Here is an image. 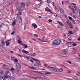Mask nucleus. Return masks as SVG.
Returning a JSON list of instances; mask_svg holds the SVG:
<instances>
[{
  "mask_svg": "<svg viewBox=\"0 0 80 80\" xmlns=\"http://www.w3.org/2000/svg\"><path fill=\"white\" fill-rule=\"evenodd\" d=\"M32 78H35V79H37V77H32Z\"/></svg>",
  "mask_w": 80,
  "mask_h": 80,
  "instance_id": "obj_53",
  "label": "nucleus"
},
{
  "mask_svg": "<svg viewBox=\"0 0 80 80\" xmlns=\"http://www.w3.org/2000/svg\"><path fill=\"white\" fill-rule=\"evenodd\" d=\"M17 73L18 74L20 75V74H21V71L20 70H18L17 72Z\"/></svg>",
  "mask_w": 80,
  "mask_h": 80,
  "instance_id": "obj_28",
  "label": "nucleus"
},
{
  "mask_svg": "<svg viewBox=\"0 0 80 80\" xmlns=\"http://www.w3.org/2000/svg\"><path fill=\"white\" fill-rule=\"evenodd\" d=\"M2 67L4 68H5V69L9 68V66H8L6 64H4L3 65Z\"/></svg>",
  "mask_w": 80,
  "mask_h": 80,
  "instance_id": "obj_5",
  "label": "nucleus"
},
{
  "mask_svg": "<svg viewBox=\"0 0 80 80\" xmlns=\"http://www.w3.org/2000/svg\"><path fill=\"white\" fill-rule=\"evenodd\" d=\"M23 8H21V9H19V12H22V10H23Z\"/></svg>",
  "mask_w": 80,
  "mask_h": 80,
  "instance_id": "obj_36",
  "label": "nucleus"
},
{
  "mask_svg": "<svg viewBox=\"0 0 80 80\" xmlns=\"http://www.w3.org/2000/svg\"><path fill=\"white\" fill-rule=\"evenodd\" d=\"M67 62H68V63H70V64H72V62L70 61H68Z\"/></svg>",
  "mask_w": 80,
  "mask_h": 80,
  "instance_id": "obj_49",
  "label": "nucleus"
},
{
  "mask_svg": "<svg viewBox=\"0 0 80 80\" xmlns=\"http://www.w3.org/2000/svg\"><path fill=\"white\" fill-rule=\"evenodd\" d=\"M38 66H36L35 67V68H38Z\"/></svg>",
  "mask_w": 80,
  "mask_h": 80,
  "instance_id": "obj_61",
  "label": "nucleus"
},
{
  "mask_svg": "<svg viewBox=\"0 0 80 80\" xmlns=\"http://www.w3.org/2000/svg\"><path fill=\"white\" fill-rule=\"evenodd\" d=\"M5 43L4 42V41H3V40L1 41L0 42V45L1 47H2L3 45H5Z\"/></svg>",
  "mask_w": 80,
  "mask_h": 80,
  "instance_id": "obj_4",
  "label": "nucleus"
},
{
  "mask_svg": "<svg viewBox=\"0 0 80 80\" xmlns=\"http://www.w3.org/2000/svg\"><path fill=\"white\" fill-rule=\"evenodd\" d=\"M78 41H80V37H78Z\"/></svg>",
  "mask_w": 80,
  "mask_h": 80,
  "instance_id": "obj_64",
  "label": "nucleus"
},
{
  "mask_svg": "<svg viewBox=\"0 0 80 80\" xmlns=\"http://www.w3.org/2000/svg\"><path fill=\"white\" fill-rule=\"evenodd\" d=\"M72 50H73V51H74V52H77V49L75 48H73Z\"/></svg>",
  "mask_w": 80,
  "mask_h": 80,
  "instance_id": "obj_41",
  "label": "nucleus"
},
{
  "mask_svg": "<svg viewBox=\"0 0 80 80\" xmlns=\"http://www.w3.org/2000/svg\"><path fill=\"white\" fill-rule=\"evenodd\" d=\"M45 74H48V75H51L52 73L50 72H45Z\"/></svg>",
  "mask_w": 80,
  "mask_h": 80,
  "instance_id": "obj_19",
  "label": "nucleus"
},
{
  "mask_svg": "<svg viewBox=\"0 0 80 80\" xmlns=\"http://www.w3.org/2000/svg\"><path fill=\"white\" fill-rule=\"evenodd\" d=\"M54 8H55V10L56 11V12H59V10H58V8H57L56 6H55L54 7Z\"/></svg>",
  "mask_w": 80,
  "mask_h": 80,
  "instance_id": "obj_13",
  "label": "nucleus"
},
{
  "mask_svg": "<svg viewBox=\"0 0 80 80\" xmlns=\"http://www.w3.org/2000/svg\"><path fill=\"white\" fill-rule=\"evenodd\" d=\"M48 21L49 22H52V20L51 19H49Z\"/></svg>",
  "mask_w": 80,
  "mask_h": 80,
  "instance_id": "obj_52",
  "label": "nucleus"
},
{
  "mask_svg": "<svg viewBox=\"0 0 80 80\" xmlns=\"http://www.w3.org/2000/svg\"><path fill=\"white\" fill-rule=\"evenodd\" d=\"M6 62L7 63H8V64H10V62L8 61H7V60H6Z\"/></svg>",
  "mask_w": 80,
  "mask_h": 80,
  "instance_id": "obj_35",
  "label": "nucleus"
},
{
  "mask_svg": "<svg viewBox=\"0 0 80 80\" xmlns=\"http://www.w3.org/2000/svg\"><path fill=\"white\" fill-rule=\"evenodd\" d=\"M19 22L20 23H22V19L21 17H20V18L19 19Z\"/></svg>",
  "mask_w": 80,
  "mask_h": 80,
  "instance_id": "obj_15",
  "label": "nucleus"
},
{
  "mask_svg": "<svg viewBox=\"0 0 80 80\" xmlns=\"http://www.w3.org/2000/svg\"><path fill=\"white\" fill-rule=\"evenodd\" d=\"M45 11H47L48 12H51V10L48 7H47L45 9Z\"/></svg>",
  "mask_w": 80,
  "mask_h": 80,
  "instance_id": "obj_9",
  "label": "nucleus"
},
{
  "mask_svg": "<svg viewBox=\"0 0 80 80\" xmlns=\"http://www.w3.org/2000/svg\"><path fill=\"white\" fill-rule=\"evenodd\" d=\"M32 26L34 27V28H37V25L35 23H32Z\"/></svg>",
  "mask_w": 80,
  "mask_h": 80,
  "instance_id": "obj_17",
  "label": "nucleus"
},
{
  "mask_svg": "<svg viewBox=\"0 0 80 80\" xmlns=\"http://www.w3.org/2000/svg\"><path fill=\"white\" fill-rule=\"evenodd\" d=\"M55 68H52V67L51 68V70H52V71H55Z\"/></svg>",
  "mask_w": 80,
  "mask_h": 80,
  "instance_id": "obj_33",
  "label": "nucleus"
},
{
  "mask_svg": "<svg viewBox=\"0 0 80 80\" xmlns=\"http://www.w3.org/2000/svg\"><path fill=\"white\" fill-rule=\"evenodd\" d=\"M18 40H21V37H18Z\"/></svg>",
  "mask_w": 80,
  "mask_h": 80,
  "instance_id": "obj_60",
  "label": "nucleus"
},
{
  "mask_svg": "<svg viewBox=\"0 0 80 80\" xmlns=\"http://www.w3.org/2000/svg\"><path fill=\"white\" fill-rule=\"evenodd\" d=\"M74 78L75 79V80H78V78H77V77H75Z\"/></svg>",
  "mask_w": 80,
  "mask_h": 80,
  "instance_id": "obj_58",
  "label": "nucleus"
},
{
  "mask_svg": "<svg viewBox=\"0 0 80 80\" xmlns=\"http://www.w3.org/2000/svg\"><path fill=\"white\" fill-rule=\"evenodd\" d=\"M71 21L73 22L74 24H76V22H75V21L74 19H72Z\"/></svg>",
  "mask_w": 80,
  "mask_h": 80,
  "instance_id": "obj_23",
  "label": "nucleus"
},
{
  "mask_svg": "<svg viewBox=\"0 0 80 80\" xmlns=\"http://www.w3.org/2000/svg\"><path fill=\"white\" fill-rule=\"evenodd\" d=\"M60 13H65V12L63 9H60Z\"/></svg>",
  "mask_w": 80,
  "mask_h": 80,
  "instance_id": "obj_14",
  "label": "nucleus"
},
{
  "mask_svg": "<svg viewBox=\"0 0 80 80\" xmlns=\"http://www.w3.org/2000/svg\"><path fill=\"white\" fill-rule=\"evenodd\" d=\"M11 59H12V60H14V59H15V57H11Z\"/></svg>",
  "mask_w": 80,
  "mask_h": 80,
  "instance_id": "obj_54",
  "label": "nucleus"
},
{
  "mask_svg": "<svg viewBox=\"0 0 80 80\" xmlns=\"http://www.w3.org/2000/svg\"><path fill=\"white\" fill-rule=\"evenodd\" d=\"M52 67H50V66H48V68H51H51H52Z\"/></svg>",
  "mask_w": 80,
  "mask_h": 80,
  "instance_id": "obj_59",
  "label": "nucleus"
},
{
  "mask_svg": "<svg viewBox=\"0 0 80 80\" xmlns=\"http://www.w3.org/2000/svg\"><path fill=\"white\" fill-rule=\"evenodd\" d=\"M15 80V78L13 77H11L9 78L8 80Z\"/></svg>",
  "mask_w": 80,
  "mask_h": 80,
  "instance_id": "obj_18",
  "label": "nucleus"
},
{
  "mask_svg": "<svg viewBox=\"0 0 80 80\" xmlns=\"http://www.w3.org/2000/svg\"><path fill=\"white\" fill-rule=\"evenodd\" d=\"M39 40H40V41H41V42H46V43H49V42H48L47 41H44L42 40L41 39H39Z\"/></svg>",
  "mask_w": 80,
  "mask_h": 80,
  "instance_id": "obj_22",
  "label": "nucleus"
},
{
  "mask_svg": "<svg viewBox=\"0 0 80 80\" xmlns=\"http://www.w3.org/2000/svg\"><path fill=\"white\" fill-rule=\"evenodd\" d=\"M24 47H25V48H28V46H27V45H25Z\"/></svg>",
  "mask_w": 80,
  "mask_h": 80,
  "instance_id": "obj_57",
  "label": "nucleus"
},
{
  "mask_svg": "<svg viewBox=\"0 0 80 80\" xmlns=\"http://www.w3.org/2000/svg\"><path fill=\"white\" fill-rule=\"evenodd\" d=\"M54 16H55V17H57V13H54Z\"/></svg>",
  "mask_w": 80,
  "mask_h": 80,
  "instance_id": "obj_46",
  "label": "nucleus"
},
{
  "mask_svg": "<svg viewBox=\"0 0 80 80\" xmlns=\"http://www.w3.org/2000/svg\"><path fill=\"white\" fill-rule=\"evenodd\" d=\"M8 2V3H9V5H10V4H12V0H10Z\"/></svg>",
  "mask_w": 80,
  "mask_h": 80,
  "instance_id": "obj_26",
  "label": "nucleus"
},
{
  "mask_svg": "<svg viewBox=\"0 0 80 80\" xmlns=\"http://www.w3.org/2000/svg\"><path fill=\"white\" fill-rule=\"evenodd\" d=\"M69 33H70V34H73V32L72 31H69Z\"/></svg>",
  "mask_w": 80,
  "mask_h": 80,
  "instance_id": "obj_39",
  "label": "nucleus"
},
{
  "mask_svg": "<svg viewBox=\"0 0 80 80\" xmlns=\"http://www.w3.org/2000/svg\"><path fill=\"white\" fill-rule=\"evenodd\" d=\"M68 25H69L71 28H72V24L69 23H68Z\"/></svg>",
  "mask_w": 80,
  "mask_h": 80,
  "instance_id": "obj_29",
  "label": "nucleus"
},
{
  "mask_svg": "<svg viewBox=\"0 0 80 80\" xmlns=\"http://www.w3.org/2000/svg\"><path fill=\"white\" fill-rule=\"evenodd\" d=\"M5 75V76L4 77L6 78H9V77H11L10 73L8 71H6Z\"/></svg>",
  "mask_w": 80,
  "mask_h": 80,
  "instance_id": "obj_2",
  "label": "nucleus"
},
{
  "mask_svg": "<svg viewBox=\"0 0 80 80\" xmlns=\"http://www.w3.org/2000/svg\"><path fill=\"white\" fill-rule=\"evenodd\" d=\"M14 62H16V63L18 62V59H14L13 60Z\"/></svg>",
  "mask_w": 80,
  "mask_h": 80,
  "instance_id": "obj_25",
  "label": "nucleus"
},
{
  "mask_svg": "<svg viewBox=\"0 0 80 80\" xmlns=\"http://www.w3.org/2000/svg\"><path fill=\"white\" fill-rule=\"evenodd\" d=\"M68 18H69V20H72L73 19L70 16H68Z\"/></svg>",
  "mask_w": 80,
  "mask_h": 80,
  "instance_id": "obj_31",
  "label": "nucleus"
},
{
  "mask_svg": "<svg viewBox=\"0 0 80 80\" xmlns=\"http://www.w3.org/2000/svg\"><path fill=\"white\" fill-rule=\"evenodd\" d=\"M72 39L71 38H68V40H72Z\"/></svg>",
  "mask_w": 80,
  "mask_h": 80,
  "instance_id": "obj_62",
  "label": "nucleus"
},
{
  "mask_svg": "<svg viewBox=\"0 0 80 80\" xmlns=\"http://www.w3.org/2000/svg\"><path fill=\"white\" fill-rule=\"evenodd\" d=\"M61 66H62V67H63L64 68H67V67H65V66L63 65H61Z\"/></svg>",
  "mask_w": 80,
  "mask_h": 80,
  "instance_id": "obj_44",
  "label": "nucleus"
},
{
  "mask_svg": "<svg viewBox=\"0 0 80 80\" xmlns=\"http://www.w3.org/2000/svg\"><path fill=\"white\" fill-rule=\"evenodd\" d=\"M10 42H7L6 43V45L7 46H9V45H10Z\"/></svg>",
  "mask_w": 80,
  "mask_h": 80,
  "instance_id": "obj_27",
  "label": "nucleus"
},
{
  "mask_svg": "<svg viewBox=\"0 0 80 80\" xmlns=\"http://www.w3.org/2000/svg\"><path fill=\"white\" fill-rule=\"evenodd\" d=\"M57 22H58V23H59V24H60V25L61 26H62V27H63V26H64V25H63V24L62 22H60L58 21Z\"/></svg>",
  "mask_w": 80,
  "mask_h": 80,
  "instance_id": "obj_16",
  "label": "nucleus"
},
{
  "mask_svg": "<svg viewBox=\"0 0 80 80\" xmlns=\"http://www.w3.org/2000/svg\"><path fill=\"white\" fill-rule=\"evenodd\" d=\"M73 7L75 9V10L76 11V12L78 13V11H79V9H78V8H77V7L75 6H73Z\"/></svg>",
  "mask_w": 80,
  "mask_h": 80,
  "instance_id": "obj_8",
  "label": "nucleus"
},
{
  "mask_svg": "<svg viewBox=\"0 0 80 80\" xmlns=\"http://www.w3.org/2000/svg\"><path fill=\"white\" fill-rule=\"evenodd\" d=\"M72 45L73 47H75V46H77V44L75 43H73L72 44Z\"/></svg>",
  "mask_w": 80,
  "mask_h": 80,
  "instance_id": "obj_38",
  "label": "nucleus"
},
{
  "mask_svg": "<svg viewBox=\"0 0 80 80\" xmlns=\"http://www.w3.org/2000/svg\"><path fill=\"white\" fill-rule=\"evenodd\" d=\"M25 4L24 2H22L21 4V6L19 8V9H20L21 8H23L24 9V8H25Z\"/></svg>",
  "mask_w": 80,
  "mask_h": 80,
  "instance_id": "obj_3",
  "label": "nucleus"
},
{
  "mask_svg": "<svg viewBox=\"0 0 80 80\" xmlns=\"http://www.w3.org/2000/svg\"><path fill=\"white\" fill-rule=\"evenodd\" d=\"M31 58L32 59V60H34V61H37L38 60L37 59H34V58Z\"/></svg>",
  "mask_w": 80,
  "mask_h": 80,
  "instance_id": "obj_37",
  "label": "nucleus"
},
{
  "mask_svg": "<svg viewBox=\"0 0 80 80\" xmlns=\"http://www.w3.org/2000/svg\"><path fill=\"white\" fill-rule=\"evenodd\" d=\"M10 5L9 3H8V2H7L5 4V5L7 6V5Z\"/></svg>",
  "mask_w": 80,
  "mask_h": 80,
  "instance_id": "obj_32",
  "label": "nucleus"
},
{
  "mask_svg": "<svg viewBox=\"0 0 80 80\" xmlns=\"http://www.w3.org/2000/svg\"><path fill=\"white\" fill-rule=\"evenodd\" d=\"M68 7L70 9H71V10H72V8H71V6H69Z\"/></svg>",
  "mask_w": 80,
  "mask_h": 80,
  "instance_id": "obj_48",
  "label": "nucleus"
},
{
  "mask_svg": "<svg viewBox=\"0 0 80 80\" xmlns=\"http://www.w3.org/2000/svg\"><path fill=\"white\" fill-rule=\"evenodd\" d=\"M71 72H72V71L71 70L69 71L68 72V73H71Z\"/></svg>",
  "mask_w": 80,
  "mask_h": 80,
  "instance_id": "obj_50",
  "label": "nucleus"
},
{
  "mask_svg": "<svg viewBox=\"0 0 80 80\" xmlns=\"http://www.w3.org/2000/svg\"><path fill=\"white\" fill-rule=\"evenodd\" d=\"M64 2L65 3H66V4H70V2H69L68 1H64Z\"/></svg>",
  "mask_w": 80,
  "mask_h": 80,
  "instance_id": "obj_24",
  "label": "nucleus"
},
{
  "mask_svg": "<svg viewBox=\"0 0 80 80\" xmlns=\"http://www.w3.org/2000/svg\"><path fill=\"white\" fill-rule=\"evenodd\" d=\"M59 70H58V69L57 68H55V69H54V72H58Z\"/></svg>",
  "mask_w": 80,
  "mask_h": 80,
  "instance_id": "obj_21",
  "label": "nucleus"
},
{
  "mask_svg": "<svg viewBox=\"0 0 80 80\" xmlns=\"http://www.w3.org/2000/svg\"><path fill=\"white\" fill-rule=\"evenodd\" d=\"M16 24V23L15 22H14L12 23V25H15V24Z\"/></svg>",
  "mask_w": 80,
  "mask_h": 80,
  "instance_id": "obj_40",
  "label": "nucleus"
},
{
  "mask_svg": "<svg viewBox=\"0 0 80 80\" xmlns=\"http://www.w3.org/2000/svg\"><path fill=\"white\" fill-rule=\"evenodd\" d=\"M36 63H37L38 66H39V67H41L42 65L40 63V61H39V60L38 59V60L37 61Z\"/></svg>",
  "mask_w": 80,
  "mask_h": 80,
  "instance_id": "obj_6",
  "label": "nucleus"
},
{
  "mask_svg": "<svg viewBox=\"0 0 80 80\" xmlns=\"http://www.w3.org/2000/svg\"><path fill=\"white\" fill-rule=\"evenodd\" d=\"M40 78H45V76H42V77H40Z\"/></svg>",
  "mask_w": 80,
  "mask_h": 80,
  "instance_id": "obj_47",
  "label": "nucleus"
},
{
  "mask_svg": "<svg viewBox=\"0 0 80 80\" xmlns=\"http://www.w3.org/2000/svg\"><path fill=\"white\" fill-rule=\"evenodd\" d=\"M72 45V44H68L67 45V46H68V47H71Z\"/></svg>",
  "mask_w": 80,
  "mask_h": 80,
  "instance_id": "obj_30",
  "label": "nucleus"
},
{
  "mask_svg": "<svg viewBox=\"0 0 80 80\" xmlns=\"http://www.w3.org/2000/svg\"><path fill=\"white\" fill-rule=\"evenodd\" d=\"M59 71L60 72H63V69L61 68L59 70Z\"/></svg>",
  "mask_w": 80,
  "mask_h": 80,
  "instance_id": "obj_34",
  "label": "nucleus"
},
{
  "mask_svg": "<svg viewBox=\"0 0 80 80\" xmlns=\"http://www.w3.org/2000/svg\"><path fill=\"white\" fill-rule=\"evenodd\" d=\"M73 17L74 18H77V16L76 15H73Z\"/></svg>",
  "mask_w": 80,
  "mask_h": 80,
  "instance_id": "obj_63",
  "label": "nucleus"
},
{
  "mask_svg": "<svg viewBox=\"0 0 80 80\" xmlns=\"http://www.w3.org/2000/svg\"><path fill=\"white\" fill-rule=\"evenodd\" d=\"M22 52L23 53H26V54H29V52L27 51H25V50H23L22 51Z\"/></svg>",
  "mask_w": 80,
  "mask_h": 80,
  "instance_id": "obj_10",
  "label": "nucleus"
},
{
  "mask_svg": "<svg viewBox=\"0 0 80 80\" xmlns=\"http://www.w3.org/2000/svg\"><path fill=\"white\" fill-rule=\"evenodd\" d=\"M60 56H61V57H65L66 56V54L65 53H61L60 54Z\"/></svg>",
  "mask_w": 80,
  "mask_h": 80,
  "instance_id": "obj_11",
  "label": "nucleus"
},
{
  "mask_svg": "<svg viewBox=\"0 0 80 80\" xmlns=\"http://www.w3.org/2000/svg\"><path fill=\"white\" fill-rule=\"evenodd\" d=\"M1 75H0V76ZM0 80H5V78H4V77H1L0 76Z\"/></svg>",
  "mask_w": 80,
  "mask_h": 80,
  "instance_id": "obj_20",
  "label": "nucleus"
},
{
  "mask_svg": "<svg viewBox=\"0 0 80 80\" xmlns=\"http://www.w3.org/2000/svg\"><path fill=\"white\" fill-rule=\"evenodd\" d=\"M14 34H15V32L13 31L11 33V35H14Z\"/></svg>",
  "mask_w": 80,
  "mask_h": 80,
  "instance_id": "obj_45",
  "label": "nucleus"
},
{
  "mask_svg": "<svg viewBox=\"0 0 80 80\" xmlns=\"http://www.w3.org/2000/svg\"><path fill=\"white\" fill-rule=\"evenodd\" d=\"M16 67H17L18 68H20V69H21V65H20V64L19 63H18L16 64Z\"/></svg>",
  "mask_w": 80,
  "mask_h": 80,
  "instance_id": "obj_7",
  "label": "nucleus"
},
{
  "mask_svg": "<svg viewBox=\"0 0 80 80\" xmlns=\"http://www.w3.org/2000/svg\"><path fill=\"white\" fill-rule=\"evenodd\" d=\"M47 2L48 3H50V0H48L47 1Z\"/></svg>",
  "mask_w": 80,
  "mask_h": 80,
  "instance_id": "obj_56",
  "label": "nucleus"
},
{
  "mask_svg": "<svg viewBox=\"0 0 80 80\" xmlns=\"http://www.w3.org/2000/svg\"><path fill=\"white\" fill-rule=\"evenodd\" d=\"M62 43V41H61V39H59L58 40V39H56L54 40L52 42V44L54 45H58L60 44V43Z\"/></svg>",
  "mask_w": 80,
  "mask_h": 80,
  "instance_id": "obj_1",
  "label": "nucleus"
},
{
  "mask_svg": "<svg viewBox=\"0 0 80 80\" xmlns=\"http://www.w3.org/2000/svg\"><path fill=\"white\" fill-rule=\"evenodd\" d=\"M78 73H80V69H78Z\"/></svg>",
  "mask_w": 80,
  "mask_h": 80,
  "instance_id": "obj_51",
  "label": "nucleus"
},
{
  "mask_svg": "<svg viewBox=\"0 0 80 80\" xmlns=\"http://www.w3.org/2000/svg\"><path fill=\"white\" fill-rule=\"evenodd\" d=\"M34 35L35 37H38V35H37V34H34Z\"/></svg>",
  "mask_w": 80,
  "mask_h": 80,
  "instance_id": "obj_43",
  "label": "nucleus"
},
{
  "mask_svg": "<svg viewBox=\"0 0 80 80\" xmlns=\"http://www.w3.org/2000/svg\"><path fill=\"white\" fill-rule=\"evenodd\" d=\"M16 30V29H15V28H13V32H15Z\"/></svg>",
  "mask_w": 80,
  "mask_h": 80,
  "instance_id": "obj_55",
  "label": "nucleus"
},
{
  "mask_svg": "<svg viewBox=\"0 0 80 80\" xmlns=\"http://www.w3.org/2000/svg\"><path fill=\"white\" fill-rule=\"evenodd\" d=\"M18 42L19 43H22V41L20 40H18Z\"/></svg>",
  "mask_w": 80,
  "mask_h": 80,
  "instance_id": "obj_42",
  "label": "nucleus"
},
{
  "mask_svg": "<svg viewBox=\"0 0 80 80\" xmlns=\"http://www.w3.org/2000/svg\"><path fill=\"white\" fill-rule=\"evenodd\" d=\"M28 55H31V56H34L36 55V54H35V53H29Z\"/></svg>",
  "mask_w": 80,
  "mask_h": 80,
  "instance_id": "obj_12",
  "label": "nucleus"
}]
</instances>
